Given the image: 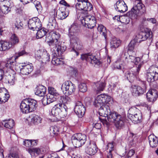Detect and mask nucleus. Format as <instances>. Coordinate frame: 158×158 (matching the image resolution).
<instances>
[{
    "instance_id": "1",
    "label": "nucleus",
    "mask_w": 158,
    "mask_h": 158,
    "mask_svg": "<svg viewBox=\"0 0 158 158\" xmlns=\"http://www.w3.org/2000/svg\"><path fill=\"white\" fill-rule=\"evenodd\" d=\"M47 35L46 41L52 48H54L52 51V55L54 57L52 59V64L56 65L63 64L64 61L62 59L57 58L56 57L61 56L65 51L66 48V46L61 45L59 41L60 35L57 32L51 31Z\"/></svg>"
},
{
    "instance_id": "40",
    "label": "nucleus",
    "mask_w": 158,
    "mask_h": 158,
    "mask_svg": "<svg viewBox=\"0 0 158 158\" xmlns=\"http://www.w3.org/2000/svg\"><path fill=\"white\" fill-rule=\"evenodd\" d=\"M120 43V40H118L115 38H113L110 43L111 47L114 48H117L119 46Z\"/></svg>"
},
{
    "instance_id": "20",
    "label": "nucleus",
    "mask_w": 158,
    "mask_h": 158,
    "mask_svg": "<svg viewBox=\"0 0 158 158\" xmlns=\"http://www.w3.org/2000/svg\"><path fill=\"white\" fill-rule=\"evenodd\" d=\"M115 10L120 13H124L127 10V7L125 2L123 0H119L114 5Z\"/></svg>"
},
{
    "instance_id": "15",
    "label": "nucleus",
    "mask_w": 158,
    "mask_h": 158,
    "mask_svg": "<svg viewBox=\"0 0 158 158\" xmlns=\"http://www.w3.org/2000/svg\"><path fill=\"white\" fill-rule=\"evenodd\" d=\"M77 9L83 10L86 13L87 11H90L93 9V6L89 2L79 1L75 5Z\"/></svg>"
},
{
    "instance_id": "43",
    "label": "nucleus",
    "mask_w": 158,
    "mask_h": 158,
    "mask_svg": "<svg viewBox=\"0 0 158 158\" xmlns=\"http://www.w3.org/2000/svg\"><path fill=\"white\" fill-rule=\"evenodd\" d=\"M10 44H12V46L17 44L19 43V39L16 35L15 34H12L10 37Z\"/></svg>"
},
{
    "instance_id": "54",
    "label": "nucleus",
    "mask_w": 158,
    "mask_h": 158,
    "mask_svg": "<svg viewBox=\"0 0 158 158\" xmlns=\"http://www.w3.org/2000/svg\"><path fill=\"white\" fill-rule=\"evenodd\" d=\"M136 43L133 40L131 41L128 46V50L130 51H133L134 49Z\"/></svg>"
},
{
    "instance_id": "29",
    "label": "nucleus",
    "mask_w": 158,
    "mask_h": 158,
    "mask_svg": "<svg viewBox=\"0 0 158 158\" xmlns=\"http://www.w3.org/2000/svg\"><path fill=\"white\" fill-rule=\"evenodd\" d=\"M78 30V27L77 24L73 23L69 28V36L70 39L72 37H77L75 35L77 34Z\"/></svg>"
},
{
    "instance_id": "21",
    "label": "nucleus",
    "mask_w": 158,
    "mask_h": 158,
    "mask_svg": "<svg viewBox=\"0 0 158 158\" xmlns=\"http://www.w3.org/2000/svg\"><path fill=\"white\" fill-rule=\"evenodd\" d=\"M69 15L68 10L65 6H62L57 10L56 12V15L57 18L60 20L66 18Z\"/></svg>"
},
{
    "instance_id": "60",
    "label": "nucleus",
    "mask_w": 158,
    "mask_h": 158,
    "mask_svg": "<svg viewBox=\"0 0 158 158\" xmlns=\"http://www.w3.org/2000/svg\"><path fill=\"white\" fill-rule=\"evenodd\" d=\"M8 157V158H19L17 155L14 154H10Z\"/></svg>"
},
{
    "instance_id": "53",
    "label": "nucleus",
    "mask_w": 158,
    "mask_h": 158,
    "mask_svg": "<svg viewBox=\"0 0 158 158\" xmlns=\"http://www.w3.org/2000/svg\"><path fill=\"white\" fill-rule=\"evenodd\" d=\"M122 66V62L121 61H116L114 63V67L115 69H121Z\"/></svg>"
},
{
    "instance_id": "4",
    "label": "nucleus",
    "mask_w": 158,
    "mask_h": 158,
    "mask_svg": "<svg viewBox=\"0 0 158 158\" xmlns=\"http://www.w3.org/2000/svg\"><path fill=\"white\" fill-rule=\"evenodd\" d=\"M48 94L43 98L42 103L44 105L49 104L55 101L59 94L56 90L52 87H48Z\"/></svg>"
},
{
    "instance_id": "35",
    "label": "nucleus",
    "mask_w": 158,
    "mask_h": 158,
    "mask_svg": "<svg viewBox=\"0 0 158 158\" xmlns=\"http://www.w3.org/2000/svg\"><path fill=\"white\" fill-rule=\"evenodd\" d=\"M12 47V44L9 42L3 40L0 41V51H5Z\"/></svg>"
},
{
    "instance_id": "28",
    "label": "nucleus",
    "mask_w": 158,
    "mask_h": 158,
    "mask_svg": "<svg viewBox=\"0 0 158 158\" xmlns=\"http://www.w3.org/2000/svg\"><path fill=\"white\" fill-rule=\"evenodd\" d=\"M105 86V84L104 83L98 82L94 83L93 85L94 89L96 93L98 94L103 91Z\"/></svg>"
},
{
    "instance_id": "6",
    "label": "nucleus",
    "mask_w": 158,
    "mask_h": 158,
    "mask_svg": "<svg viewBox=\"0 0 158 158\" xmlns=\"http://www.w3.org/2000/svg\"><path fill=\"white\" fill-rule=\"evenodd\" d=\"M86 138V136L84 134L78 133L72 136V143L75 147L79 148L85 143Z\"/></svg>"
},
{
    "instance_id": "41",
    "label": "nucleus",
    "mask_w": 158,
    "mask_h": 158,
    "mask_svg": "<svg viewBox=\"0 0 158 158\" xmlns=\"http://www.w3.org/2000/svg\"><path fill=\"white\" fill-rule=\"evenodd\" d=\"M139 111L140 110L135 107L131 108L128 111L129 117L131 118L134 115L137 114V112H139Z\"/></svg>"
},
{
    "instance_id": "10",
    "label": "nucleus",
    "mask_w": 158,
    "mask_h": 158,
    "mask_svg": "<svg viewBox=\"0 0 158 158\" xmlns=\"http://www.w3.org/2000/svg\"><path fill=\"white\" fill-rule=\"evenodd\" d=\"M141 31L137 35L133 40L136 43H140L146 40L149 37L152 33L150 30L147 28L142 29Z\"/></svg>"
},
{
    "instance_id": "12",
    "label": "nucleus",
    "mask_w": 158,
    "mask_h": 158,
    "mask_svg": "<svg viewBox=\"0 0 158 158\" xmlns=\"http://www.w3.org/2000/svg\"><path fill=\"white\" fill-rule=\"evenodd\" d=\"M81 23L86 27L92 29L96 25V19L94 16L88 15L85 16L81 20Z\"/></svg>"
},
{
    "instance_id": "11",
    "label": "nucleus",
    "mask_w": 158,
    "mask_h": 158,
    "mask_svg": "<svg viewBox=\"0 0 158 158\" xmlns=\"http://www.w3.org/2000/svg\"><path fill=\"white\" fill-rule=\"evenodd\" d=\"M70 42L71 46L74 50L76 56H78L79 53L76 50H80L83 49V47L82 42L77 37L74 38L72 37L71 39H70Z\"/></svg>"
},
{
    "instance_id": "34",
    "label": "nucleus",
    "mask_w": 158,
    "mask_h": 158,
    "mask_svg": "<svg viewBox=\"0 0 158 158\" xmlns=\"http://www.w3.org/2000/svg\"><path fill=\"white\" fill-rule=\"evenodd\" d=\"M4 88L0 89V103H5L8 99L9 97L6 94Z\"/></svg>"
},
{
    "instance_id": "9",
    "label": "nucleus",
    "mask_w": 158,
    "mask_h": 158,
    "mask_svg": "<svg viewBox=\"0 0 158 158\" xmlns=\"http://www.w3.org/2000/svg\"><path fill=\"white\" fill-rule=\"evenodd\" d=\"M147 78L149 82H153L158 79V67L152 66L147 71Z\"/></svg>"
},
{
    "instance_id": "26",
    "label": "nucleus",
    "mask_w": 158,
    "mask_h": 158,
    "mask_svg": "<svg viewBox=\"0 0 158 158\" xmlns=\"http://www.w3.org/2000/svg\"><path fill=\"white\" fill-rule=\"evenodd\" d=\"M110 111L109 107L107 105H104L100 107L99 109L98 112L100 115L107 117Z\"/></svg>"
},
{
    "instance_id": "16",
    "label": "nucleus",
    "mask_w": 158,
    "mask_h": 158,
    "mask_svg": "<svg viewBox=\"0 0 158 158\" xmlns=\"http://www.w3.org/2000/svg\"><path fill=\"white\" fill-rule=\"evenodd\" d=\"M28 26L31 30H38L41 28L42 24L40 19L37 17H35L29 20Z\"/></svg>"
},
{
    "instance_id": "31",
    "label": "nucleus",
    "mask_w": 158,
    "mask_h": 158,
    "mask_svg": "<svg viewBox=\"0 0 158 158\" xmlns=\"http://www.w3.org/2000/svg\"><path fill=\"white\" fill-rule=\"evenodd\" d=\"M28 105L27 104L25 100L21 102L20 106V109L21 111L23 113L27 114L32 112Z\"/></svg>"
},
{
    "instance_id": "25",
    "label": "nucleus",
    "mask_w": 158,
    "mask_h": 158,
    "mask_svg": "<svg viewBox=\"0 0 158 158\" xmlns=\"http://www.w3.org/2000/svg\"><path fill=\"white\" fill-rule=\"evenodd\" d=\"M22 68L20 69V73L23 75L29 74L33 70V67L31 64L22 65Z\"/></svg>"
},
{
    "instance_id": "24",
    "label": "nucleus",
    "mask_w": 158,
    "mask_h": 158,
    "mask_svg": "<svg viewBox=\"0 0 158 158\" xmlns=\"http://www.w3.org/2000/svg\"><path fill=\"white\" fill-rule=\"evenodd\" d=\"M158 96L157 91L154 89L149 90L146 94L148 101L152 103L156 100Z\"/></svg>"
},
{
    "instance_id": "30",
    "label": "nucleus",
    "mask_w": 158,
    "mask_h": 158,
    "mask_svg": "<svg viewBox=\"0 0 158 158\" xmlns=\"http://www.w3.org/2000/svg\"><path fill=\"white\" fill-rule=\"evenodd\" d=\"M46 88L41 85H40L36 88L35 94L40 97H43L46 92Z\"/></svg>"
},
{
    "instance_id": "46",
    "label": "nucleus",
    "mask_w": 158,
    "mask_h": 158,
    "mask_svg": "<svg viewBox=\"0 0 158 158\" xmlns=\"http://www.w3.org/2000/svg\"><path fill=\"white\" fill-rule=\"evenodd\" d=\"M42 118L37 115H34L31 119V121L35 124H38L41 123Z\"/></svg>"
},
{
    "instance_id": "64",
    "label": "nucleus",
    "mask_w": 158,
    "mask_h": 158,
    "mask_svg": "<svg viewBox=\"0 0 158 158\" xmlns=\"http://www.w3.org/2000/svg\"><path fill=\"white\" fill-rule=\"evenodd\" d=\"M47 158H60L59 156H55V155L52 154H51L49 155Z\"/></svg>"
},
{
    "instance_id": "49",
    "label": "nucleus",
    "mask_w": 158,
    "mask_h": 158,
    "mask_svg": "<svg viewBox=\"0 0 158 158\" xmlns=\"http://www.w3.org/2000/svg\"><path fill=\"white\" fill-rule=\"evenodd\" d=\"M79 90L82 92H85L87 91V87L86 84L85 83H81L78 86Z\"/></svg>"
},
{
    "instance_id": "57",
    "label": "nucleus",
    "mask_w": 158,
    "mask_h": 158,
    "mask_svg": "<svg viewBox=\"0 0 158 158\" xmlns=\"http://www.w3.org/2000/svg\"><path fill=\"white\" fill-rule=\"evenodd\" d=\"M141 23V25L142 26H146L148 23V18L146 19L145 18H143L142 20Z\"/></svg>"
},
{
    "instance_id": "48",
    "label": "nucleus",
    "mask_w": 158,
    "mask_h": 158,
    "mask_svg": "<svg viewBox=\"0 0 158 158\" xmlns=\"http://www.w3.org/2000/svg\"><path fill=\"white\" fill-rule=\"evenodd\" d=\"M0 10L3 13L7 14L10 11V8L5 5L1 6Z\"/></svg>"
},
{
    "instance_id": "55",
    "label": "nucleus",
    "mask_w": 158,
    "mask_h": 158,
    "mask_svg": "<svg viewBox=\"0 0 158 158\" xmlns=\"http://www.w3.org/2000/svg\"><path fill=\"white\" fill-rule=\"evenodd\" d=\"M7 78L8 83L10 85H13L15 81V79L14 76L13 75L11 76V75H9L7 76Z\"/></svg>"
},
{
    "instance_id": "19",
    "label": "nucleus",
    "mask_w": 158,
    "mask_h": 158,
    "mask_svg": "<svg viewBox=\"0 0 158 158\" xmlns=\"http://www.w3.org/2000/svg\"><path fill=\"white\" fill-rule=\"evenodd\" d=\"M85 108L82 103L80 102L76 103L74 111L79 117H81L85 112Z\"/></svg>"
},
{
    "instance_id": "22",
    "label": "nucleus",
    "mask_w": 158,
    "mask_h": 158,
    "mask_svg": "<svg viewBox=\"0 0 158 158\" xmlns=\"http://www.w3.org/2000/svg\"><path fill=\"white\" fill-rule=\"evenodd\" d=\"M136 71L130 70L127 71L125 76L127 79L131 82L134 81L137 78V76L140 70L138 71V67H136Z\"/></svg>"
},
{
    "instance_id": "38",
    "label": "nucleus",
    "mask_w": 158,
    "mask_h": 158,
    "mask_svg": "<svg viewBox=\"0 0 158 158\" xmlns=\"http://www.w3.org/2000/svg\"><path fill=\"white\" fill-rule=\"evenodd\" d=\"M2 124L4 127L9 129L12 128L14 125V122L13 119H10L3 121Z\"/></svg>"
},
{
    "instance_id": "52",
    "label": "nucleus",
    "mask_w": 158,
    "mask_h": 158,
    "mask_svg": "<svg viewBox=\"0 0 158 158\" xmlns=\"http://www.w3.org/2000/svg\"><path fill=\"white\" fill-rule=\"evenodd\" d=\"M59 130V128L57 127L56 126H52L50 128L51 133L55 135H56L58 134Z\"/></svg>"
},
{
    "instance_id": "63",
    "label": "nucleus",
    "mask_w": 158,
    "mask_h": 158,
    "mask_svg": "<svg viewBox=\"0 0 158 158\" xmlns=\"http://www.w3.org/2000/svg\"><path fill=\"white\" fill-rule=\"evenodd\" d=\"M4 72L1 69H0V81L3 78Z\"/></svg>"
},
{
    "instance_id": "36",
    "label": "nucleus",
    "mask_w": 158,
    "mask_h": 158,
    "mask_svg": "<svg viewBox=\"0 0 158 158\" xmlns=\"http://www.w3.org/2000/svg\"><path fill=\"white\" fill-rule=\"evenodd\" d=\"M56 25V21L55 19L53 17L50 18L48 24V28L49 30L52 31L54 30Z\"/></svg>"
},
{
    "instance_id": "33",
    "label": "nucleus",
    "mask_w": 158,
    "mask_h": 158,
    "mask_svg": "<svg viewBox=\"0 0 158 158\" xmlns=\"http://www.w3.org/2000/svg\"><path fill=\"white\" fill-rule=\"evenodd\" d=\"M149 143L152 148L156 147L158 144L157 138L153 135H151L148 137Z\"/></svg>"
},
{
    "instance_id": "23",
    "label": "nucleus",
    "mask_w": 158,
    "mask_h": 158,
    "mask_svg": "<svg viewBox=\"0 0 158 158\" xmlns=\"http://www.w3.org/2000/svg\"><path fill=\"white\" fill-rule=\"evenodd\" d=\"M131 91L133 96H139L144 93L145 88H142L139 86L134 85L132 86Z\"/></svg>"
},
{
    "instance_id": "13",
    "label": "nucleus",
    "mask_w": 158,
    "mask_h": 158,
    "mask_svg": "<svg viewBox=\"0 0 158 158\" xmlns=\"http://www.w3.org/2000/svg\"><path fill=\"white\" fill-rule=\"evenodd\" d=\"M35 57L37 59L40 60L43 63H46L50 60V55L46 51L40 50L35 53Z\"/></svg>"
},
{
    "instance_id": "5",
    "label": "nucleus",
    "mask_w": 158,
    "mask_h": 158,
    "mask_svg": "<svg viewBox=\"0 0 158 158\" xmlns=\"http://www.w3.org/2000/svg\"><path fill=\"white\" fill-rule=\"evenodd\" d=\"M131 10L127 13V15L132 18H136L138 15H141L145 12L144 6L141 2L135 4Z\"/></svg>"
},
{
    "instance_id": "44",
    "label": "nucleus",
    "mask_w": 158,
    "mask_h": 158,
    "mask_svg": "<svg viewBox=\"0 0 158 158\" xmlns=\"http://www.w3.org/2000/svg\"><path fill=\"white\" fill-rule=\"evenodd\" d=\"M113 143H109L107 145V149L109 150V152L107 155V158H114L111 153V152L114 150Z\"/></svg>"
},
{
    "instance_id": "62",
    "label": "nucleus",
    "mask_w": 158,
    "mask_h": 158,
    "mask_svg": "<svg viewBox=\"0 0 158 158\" xmlns=\"http://www.w3.org/2000/svg\"><path fill=\"white\" fill-rule=\"evenodd\" d=\"M94 127L97 129H99L101 127V124L99 123H96L95 124Z\"/></svg>"
},
{
    "instance_id": "8",
    "label": "nucleus",
    "mask_w": 158,
    "mask_h": 158,
    "mask_svg": "<svg viewBox=\"0 0 158 158\" xmlns=\"http://www.w3.org/2000/svg\"><path fill=\"white\" fill-rule=\"evenodd\" d=\"M112 98L110 96L106 94H101L95 98L94 105L96 107H100L105 103H109Z\"/></svg>"
},
{
    "instance_id": "37",
    "label": "nucleus",
    "mask_w": 158,
    "mask_h": 158,
    "mask_svg": "<svg viewBox=\"0 0 158 158\" xmlns=\"http://www.w3.org/2000/svg\"><path fill=\"white\" fill-rule=\"evenodd\" d=\"M60 103L61 105V106L63 108L67 107L66 104H68L70 101V98L67 96H61L60 97Z\"/></svg>"
},
{
    "instance_id": "14",
    "label": "nucleus",
    "mask_w": 158,
    "mask_h": 158,
    "mask_svg": "<svg viewBox=\"0 0 158 158\" xmlns=\"http://www.w3.org/2000/svg\"><path fill=\"white\" fill-rule=\"evenodd\" d=\"M61 89L64 93L68 95H71L75 91V85L71 82L67 81L62 85Z\"/></svg>"
},
{
    "instance_id": "56",
    "label": "nucleus",
    "mask_w": 158,
    "mask_h": 158,
    "mask_svg": "<svg viewBox=\"0 0 158 158\" xmlns=\"http://www.w3.org/2000/svg\"><path fill=\"white\" fill-rule=\"evenodd\" d=\"M31 140L26 139L23 141V144L27 147L32 146V143Z\"/></svg>"
},
{
    "instance_id": "27",
    "label": "nucleus",
    "mask_w": 158,
    "mask_h": 158,
    "mask_svg": "<svg viewBox=\"0 0 158 158\" xmlns=\"http://www.w3.org/2000/svg\"><path fill=\"white\" fill-rule=\"evenodd\" d=\"M28 152L31 156H33L35 153L37 155L43 154L45 153V150L44 148H29Z\"/></svg>"
},
{
    "instance_id": "18",
    "label": "nucleus",
    "mask_w": 158,
    "mask_h": 158,
    "mask_svg": "<svg viewBox=\"0 0 158 158\" xmlns=\"http://www.w3.org/2000/svg\"><path fill=\"white\" fill-rule=\"evenodd\" d=\"M81 59L82 60H85L90 62L91 64L99 65L100 62L96 58L95 56L92 55L90 53L84 54L81 56Z\"/></svg>"
},
{
    "instance_id": "51",
    "label": "nucleus",
    "mask_w": 158,
    "mask_h": 158,
    "mask_svg": "<svg viewBox=\"0 0 158 158\" xmlns=\"http://www.w3.org/2000/svg\"><path fill=\"white\" fill-rule=\"evenodd\" d=\"M15 27L18 29H21L23 28V24L21 20L17 18L15 23Z\"/></svg>"
},
{
    "instance_id": "47",
    "label": "nucleus",
    "mask_w": 158,
    "mask_h": 158,
    "mask_svg": "<svg viewBox=\"0 0 158 158\" xmlns=\"http://www.w3.org/2000/svg\"><path fill=\"white\" fill-rule=\"evenodd\" d=\"M127 15V16H123L120 17V22L123 23L125 24H128L130 21V19L129 17H131L129 16V15Z\"/></svg>"
},
{
    "instance_id": "59",
    "label": "nucleus",
    "mask_w": 158,
    "mask_h": 158,
    "mask_svg": "<svg viewBox=\"0 0 158 158\" xmlns=\"http://www.w3.org/2000/svg\"><path fill=\"white\" fill-rule=\"evenodd\" d=\"M135 153L134 151L131 149L128 152L127 156L128 157H130L132 156Z\"/></svg>"
},
{
    "instance_id": "61",
    "label": "nucleus",
    "mask_w": 158,
    "mask_h": 158,
    "mask_svg": "<svg viewBox=\"0 0 158 158\" xmlns=\"http://www.w3.org/2000/svg\"><path fill=\"white\" fill-rule=\"evenodd\" d=\"M148 22L152 23H156V20L155 18H148Z\"/></svg>"
},
{
    "instance_id": "39",
    "label": "nucleus",
    "mask_w": 158,
    "mask_h": 158,
    "mask_svg": "<svg viewBox=\"0 0 158 158\" xmlns=\"http://www.w3.org/2000/svg\"><path fill=\"white\" fill-rule=\"evenodd\" d=\"M130 119L131 120L134 121L135 123L139 122L142 119V114L141 111H139V112H137Z\"/></svg>"
},
{
    "instance_id": "3",
    "label": "nucleus",
    "mask_w": 158,
    "mask_h": 158,
    "mask_svg": "<svg viewBox=\"0 0 158 158\" xmlns=\"http://www.w3.org/2000/svg\"><path fill=\"white\" fill-rule=\"evenodd\" d=\"M61 105L60 103L56 104L53 107L51 110L52 115L58 119L64 118L67 114L68 107L63 108Z\"/></svg>"
},
{
    "instance_id": "58",
    "label": "nucleus",
    "mask_w": 158,
    "mask_h": 158,
    "mask_svg": "<svg viewBox=\"0 0 158 158\" xmlns=\"http://www.w3.org/2000/svg\"><path fill=\"white\" fill-rule=\"evenodd\" d=\"M60 4L64 6H67L69 7V5L64 0H62L59 2Z\"/></svg>"
},
{
    "instance_id": "42",
    "label": "nucleus",
    "mask_w": 158,
    "mask_h": 158,
    "mask_svg": "<svg viewBox=\"0 0 158 158\" xmlns=\"http://www.w3.org/2000/svg\"><path fill=\"white\" fill-rule=\"evenodd\" d=\"M98 30L100 32V34L104 36L106 40L107 37L106 28L103 25H100L98 26Z\"/></svg>"
},
{
    "instance_id": "50",
    "label": "nucleus",
    "mask_w": 158,
    "mask_h": 158,
    "mask_svg": "<svg viewBox=\"0 0 158 158\" xmlns=\"http://www.w3.org/2000/svg\"><path fill=\"white\" fill-rule=\"evenodd\" d=\"M28 53L26 52L25 50H22L21 51L19 52L18 53L16 54V55L13 56L14 59H17L19 56L24 55H27Z\"/></svg>"
},
{
    "instance_id": "45",
    "label": "nucleus",
    "mask_w": 158,
    "mask_h": 158,
    "mask_svg": "<svg viewBox=\"0 0 158 158\" xmlns=\"http://www.w3.org/2000/svg\"><path fill=\"white\" fill-rule=\"evenodd\" d=\"M37 31L36 38L37 39L42 38L47 33L46 31L43 28H40Z\"/></svg>"
},
{
    "instance_id": "17",
    "label": "nucleus",
    "mask_w": 158,
    "mask_h": 158,
    "mask_svg": "<svg viewBox=\"0 0 158 158\" xmlns=\"http://www.w3.org/2000/svg\"><path fill=\"white\" fill-rule=\"evenodd\" d=\"M97 149L95 143L94 141H90L86 145L85 151L87 154L92 156L97 152Z\"/></svg>"
},
{
    "instance_id": "7",
    "label": "nucleus",
    "mask_w": 158,
    "mask_h": 158,
    "mask_svg": "<svg viewBox=\"0 0 158 158\" xmlns=\"http://www.w3.org/2000/svg\"><path fill=\"white\" fill-rule=\"evenodd\" d=\"M121 56L125 59L126 61L127 62L134 63L135 65H138V66H136V67H138L137 71H138L140 70V69L141 67L142 63L140 62V59L139 57H135L132 56L128 55V53L124 50L122 51Z\"/></svg>"
},
{
    "instance_id": "32",
    "label": "nucleus",
    "mask_w": 158,
    "mask_h": 158,
    "mask_svg": "<svg viewBox=\"0 0 158 158\" xmlns=\"http://www.w3.org/2000/svg\"><path fill=\"white\" fill-rule=\"evenodd\" d=\"M24 100L32 111L35 109L37 106V102L36 100L31 98Z\"/></svg>"
},
{
    "instance_id": "2",
    "label": "nucleus",
    "mask_w": 158,
    "mask_h": 158,
    "mask_svg": "<svg viewBox=\"0 0 158 158\" xmlns=\"http://www.w3.org/2000/svg\"><path fill=\"white\" fill-rule=\"evenodd\" d=\"M107 118L109 122L114 123L116 127L118 129L120 128L124 125V118L116 112L110 111Z\"/></svg>"
}]
</instances>
